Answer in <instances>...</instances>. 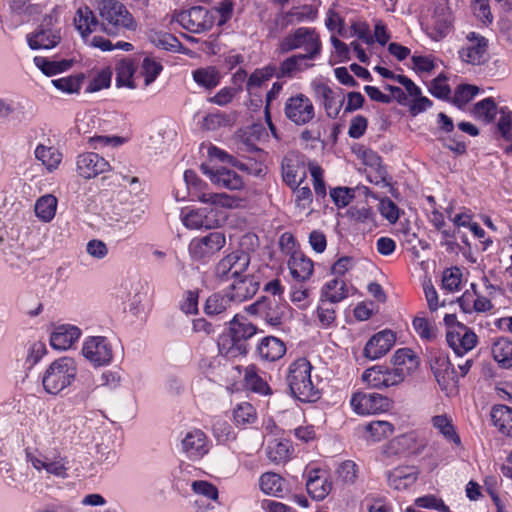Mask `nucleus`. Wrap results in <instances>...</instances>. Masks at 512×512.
Returning <instances> with one entry per match:
<instances>
[{
	"label": "nucleus",
	"instance_id": "1",
	"mask_svg": "<svg viewBox=\"0 0 512 512\" xmlns=\"http://www.w3.org/2000/svg\"><path fill=\"white\" fill-rule=\"evenodd\" d=\"M256 334V327L244 316L235 315L228 330L218 338L219 354L228 360L246 356L247 341Z\"/></svg>",
	"mask_w": 512,
	"mask_h": 512
},
{
	"label": "nucleus",
	"instance_id": "2",
	"mask_svg": "<svg viewBox=\"0 0 512 512\" xmlns=\"http://www.w3.org/2000/svg\"><path fill=\"white\" fill-rule=\"evenodd\" d=\"M312 365L305 358L295 360L290 364L287 383L291 395L306 403L316 402L320 398V390L311 378Z\"/></svg>",
	"mask_w": 512,
	"mask_h": 512
},
{
	"label": "nucleus",
	"instance_id": "3",
	"mask_svg": "<svg viewBox=\"0 0 512 512\" xmlns=\"http://www.w3.org/2000/svg\"><path fill=\"white\" fill-rule=\"evenodd\" d=\"M96 10L100 17L101 30L115 36L124 30H134L136 23L132 14L118 0H97Z\"/></svg>",
	"mask_w": 512,
	"mask_h": 512
},
{
	"label": "nucleus",
	"instance_id": "4",
	"mask_svg": "<svg viewBox=\"0 0 512 512\" xmlns=\"http://www.w3.org/2000/svg\"><path fill=\"white\" fill-rule=\"evenodd\" d=\"M254 234H245L240 240V250L222 258L215 267V275L220 281H228L244 272L251 261L250 252L254 253Z\"/></svg>",
	"mask_w": 512,
	"mask_h": 512
},
{
	"label": "nucleus",
	"instance_id": "5",
	"mask_svg": "<svg viewBox=\"0 0 512 512\" xmlns=\"http://www.w3.org/2000/svg\"><path fill=\"white\" fill-rule=\"evenodd\" d=\"M77 375V365L73 358L61 357L53 361L42 377L44 390L56 395L70 386Z\"/></svg>",
	"mask_w": 512,
	"mask_h": 512
},
{
	"label": "nucleus",
	"instance_id": "6",
	"mask_svg": "<svg viewBox=\"0 0 512 512\" xmlns=\"http://www.w3.org/2000/svg\"><path fill=\"white\" fill-rule=\"evenodd\" d=\"M279 48L283 53L302 48L305 53L300 55L314 60L321 54L322 42L315 28L299 27L280 42Z\"/></svg>",
	"mask_w": 512,
	"mask_h": 512
},
{
	"label": "nucleus",
	"instance_id": "7",
	"mask_svg": "<svg viewBox=\"0 0 512 512\" xmlns=\"http://www.w3.org/2000/svg\"><path fill=\"white\" fill-rule=\"evenodd\" d=\"M26 458L38 472L45 471L55 477L65 479L68 477L69 461L59 452L43 453L40 451H26Z\"/></svg>",
	"mask_w": 512,
	"mask_h": 512
},
{
	"label": "nucleus",
	"instance_id": "8",
	"mask_svg": "<svg viewBox=\"0 0 512 512\" xmlns=\"http://www.w3.org/2000/svg\"><path fill=\"white\" fill-rule=\"evenodd\" d=\"M225 244V234L221 231H213L192 239L189 244V254L195 260H207L219 252Z\"/></svg>",
	"mask_w": 512,
	"mask_h": 512
},
{
	"label": "nucleus",
	"instance_id": "9",
	"mask_svg": "<svg viewBox=\"0 0 512 512\" xmlns=\"http://www.w3.org/2000/svg\"><path fill=\"white\" fill-rule=\"evenodd\" d=\"M284 112L285 116L298 126L310 123L315 117L312 101L301 93L287 99Z\"/></svg>",
	"mask_w": 512,
	"mask_h": 512
},
{
	"label": "nucleus",
	"instance_id": "10",
	"mask_svg": "<svg viewBox=\"0 0 512 512\" xmlns=\"http://www.w3.org/2000/svg\"><path fill=\"white\" fill-rule=\"evenodd\" d=\"M83 356L94 366L108 365L113 359V349L106 337L92 336L85 340Z\"/></svg>",
	"mask_w": 512,
	"mask_h": 512
},
{
	"label": "nucleus",
	"instance_id": "11",
	"mask_svg": "<svg viewBox=\"0 0 512 512\" xmlns=\"http://www.w3.org/2000/svg\"><path fill=\"white\" fill-rule=\"evenodd\" d=\"M223 221L224 216L214 207L192 209L182 216L184 226L189 229H214Z\"/></svg>",
	"mask_w": 512,
	"mask_h": 512
},
{
	"label": "nucleus",
	"instance_id": "12",
	"mask_svg": "<svg viewBox=\"0 0 512 512\" xmlns=\"http://www.w3.org/2000/svg\"><path fill=\"white\" fill-rule=\"evenodd\" d=\"M351 406L358 414H376L389 410L391 400L378 393L358 392L352 396Z\"/></svg>",
	"mask_w": 512,
	"mask_h": 512
},
{
	"label": "nucleus",
	"instance_id": "13",
	"mask_svg": "<svg viewBox=\"0 0 512 512\" xmlns=\"http://www.w3.org/2000/svg\"><path fill=\"white\" fill-rule=\"evenodd\" d=\"M283 181L291 188L296 189L306 178V168L303 156L297 152H289L282 160Z\"/></svg>",
	"mask_w": 512,
	"mask_h": 512
},
{
	"label": "nucleus",
	"instance_id": "14",
	"mask_svg": "<svg viewBox=\"0 0 512 512\" xmlns=\"http://www.w3.org/2000/svg\"><path fill=\"white\" fill-rule=\"evenodd\" d=\"M446 341L457 356H462L476 346L478 337L466 325H457L455 330H447Z\"/></svg>",
	"mask_w": 512,
	"mask_h": 512
},
{
	"label": "nucleus",
	"instance_id": "15",
	"mask_svg": "<svg viewBox=\"0 0 512 512\" xmlns=\"http://www.w3.org/2000/svg\"><path fill=\"white\" fill-rule=\"evenodd\" d=\"M181 26L192 33H202L212 26L208 11L203 7H192L178 16Z\"/></svg>",
	"mask_w": 512,
	"mask_h": 512
},
{
	"label": "nucleus",
	"instance_id": "16",
	"mask_svg": "<svg viewBox=\"0 0 512 512\" xmlns=\"http://www.w3.org/2000/svg\"><path fill=\"white\" fill-rule=\"evenodd\" d=\"M182 452L190 460H199L209 451V442L199 429L188 431L181 441Z\"/></svg>",
	"mask_w": 512,
	"mask_h": 512
},
{
	"label": "nucleus",
	"instance_id": "17",
	"mask_svg": "<svg viewBox=\"0 0 512 512\" xmlns=\"http://www.w3.org/2000/svg\"><path fill=\"white\" fill-rule=\"evenodd\" d=\"M395 334L391 330H382L373 335L364 347V356L376 360L386 355L395 344Z\"/></svg>",
	"mask_w": 512,
	"mask_h": 512
},
{
	"label": "nucleus",
	"instance_id": "18",
	"mask_svg": "<svg viewBox=\"0 0 512 512\" xmlns=\"http://www.w3.org/2000/svg\"><path fill=\"white\" fill-rule=\"evenodd\" d=\"M77 171L80 176L90 179L110 169L109 163L94 152L80 154L77 157Z\"/></svg>",
	"mask_w": 512,
	"mask_h": 512
},
{
	"label": "nucleus",
	"instance_id": "19",
	"mask_svg": "<svg viewBox=\"0 0 512 512\" xmlns=\"http://www.w3.org/2000/svg\"><path fill=\"white\" fill-rule=\"evenodd\" d=\"M316 99L323 105L329 118L335 119L345 101L342 93L337 94L331 87L319 83L314 85Z\"/></svg>",
	"mask_w": 512,
	"mask_h": 512
},
{
	"label": "nucleus",
	"instance_id": "20",
	"mask_svg": "<svg viewBox=\"0 0 512 512\" xmlns=\"http://www.w3.org/2000/svg\"><path fill=\"white\" fill-rule=\"evenodd\" d=\"M202 172L210 178L219 188L238 190L242 188V178L233 170L227 168H210L207 164L201 165Z\"/></svg>",
	"mask_w": 512,
	"mask_h": 512
},
{
	"label": "nucleus",
	"instance_id": "21",
	"mask_svg": "<svg viewBox=\"0 0 512 512\" xmlns=\"http://www.w3.org/2000/svg\"><path fill=\"white\" fill-rule=\"evenodd\" d=\"M467 41V45L459 51L460 58L473 65L481 64L488 47L486 38L475 32H470L467 35Z\"/></svg>",
	"mask_w": 512,
	"mask_h": 512
},
{
	"label": "nucleus",
	"instance_id": "22",
	"mask_svg": "<svg viewBox=\"0 0 512 512\" xmlns=\"http://www.w3.org/2000/svg\"><path fill=\"white\" fill-rule=\"evenodd\" d=\"M306 489L312 499L322 501L329 495L332 483L320 475L319 469H311L307 472Z\"/></svg>",
	"mask_w": 512,
	"mask_h": 512
},
{
	"label": "nucleus",
	"instance_id": "23",
	"mask_svg": "<svg viewBox=\"0 0 512 512\" xmlns=\"http://www.w3.org/2000/svg\"><path fill=\"white\" fill-rule=\"evenodd\" d=\"M81 330L74 325H60L50 336V343L58 350L69 349L80 337Z\"/></svg>",
	"mask_w": 512,
	"mask_h": 512
},
{
	"label": "nucleus",
	"instance_id": "24",
	"mask_svg": "<svg viewBox=\"0 0 512 512\" xmlns=\"http://www.w3.org/2000/svg\"><path fill=\"white\" fill-rule=\"evenodd\" d=\"M288 268L293 279L303 282L312 276L314 264L303 253L294 252L288 260Z\"/></svg>",
	"mask_w": 512,
	"mask_h": 512
},
{
	"label": "nucleus",
	"instance_id": "25",
	"mask_svg": "<svg viewBox=\"0 0 512 512\" xmlns=\"http://www.w3.org/2000/svg\"><path fill=\"white\" fill-rule=\"evenodd\" d=\"M418 477L415 467H397L387 474V481L390 487L395 490H404L412 486Z\"/></svg>",
	"mask_w": 512,
	"mask_h": 512
},
{
	"label": "nucleus",
	"instance_id": "26",
	"mask_svg": "<svg viewBox=\"0 0 512 512\" xmlns=\"http://www.w3.org/2000/svg\"><path fill=\"white\" fill-rule=\"evenodd\" d=\"M74 22L83 38L89 36L100 25V21L88 6L78 8Z\"/></svg>",
	"mask_w": 512,
	"mask_h": 512
},
{
	"label": "nucleus",
	"instance_id": "27",
	"mask_svg": "<svg viewBox=\"0 0 512 512\" xmlns=\"http://www.w3.org/2000/svg\"><path fill=\"white\" fill-rule=\"evenodd\" d=\"M491 420L500 433L512 437V408L495 405L491 410Z\"/></svg>",
	"mask_w": 512,
	"mask_h": 512
},
{
	"label": "nucleus",
	"instance_id": "28",
	"mask_svg": "<svg viewBox=\"0 0 512 512\" xmlns=\"http://www.w3.org/2000/svg\"><path fill=\"white\" fill-rule=\"evenodd\" d=\"M285 351L284 343L274 336L264 337L258 345V354L266 361L278 360L285 354Z\"/></svg>",
	"mask_w": 512,
	"mask_h": 512
},
{
	"label": "nucleus",
	"instance_id": "29",
	"mask_svg": "<svg viewBox=\"0 0 512 512\" xmlns=\"http://www.w3.org/2000/svg\"><path fill=\"white\" fill-rule=\"evenodd\" d=\"M232 292L229 294L233 301L243 302L256 295V280L253 275H247L235 281L232 285Z\"/></svg>",
	"mask_w": 512,
	"mask_h": 512
},
{
	"label": "nucleus",
	"instance_id": "30",
	"mask_svg": "<svg viewBox=\"0 0 512 512\" xmlns=\"http://www.w3.org/2000/svg\"><path fill=\"white\" fill-rule=\"evenodd\" d=\"M348 296V288L344 280L334 278L328 281L321 289L320 297L330 304L339 303Z\"/></svg>",
	"mask_w": 512,
	"mask_h": 512
},
{
	"label": "nucleus",
	"instance_id": "31",
	"mask_svg": "<svg viewBox=\"0 0 512 512\" xmlns=\"http://www.w3.org/2000/svg\"><path fill=\"white\" fill-rule=\"evenodd\" d=\"M433 427L444 437L447 442L461 446V439L453 425L452 419L446 415H436L431 419Z\"/></svg>",
	"mask_w": 512,
	"mask_h": 512
},
{
	"label": "nucleus",
	"instance_id": "32",
	"mask_svg": "<svg viewBox=\"0 0 512 512\" xmlns=\"http://www.w3.org/2000/svg\"><path fill=\"white\" fill-rule=\"evenodd\" d=\"M492 355L501 368H512V341L505 337L496 339L492 345Z\"/></svg>",
	"mask_w": 512,
	"mask_h": 512
},
{
	"label": "nucleus",
	"instance_id": "33",
	"mask_svg": "<svg viewBox=\"0 0 512 512\" xmlns=\"http://www.w3.org/2000/svg\"><path fill=\"white\" fill-rule=\"evenodd\" d=\"M35 158L50 172L56 170L62 161V153L54 146L39 144L35 151Z\"/></svg>",
	"mask_w": 512,
	"mask_h": 512
},
{
	"label": "nucleus",
	"instance_id": "34",
	"mask_svg": "<svg viewBox=\"0 0 512 512\" xmlns=\"http://www.w3.org/2000/svg\"><path fill=\"white\" fill-rule=\"evenodd\" d=\"M293 452L291 443L287 440L274 439L269 442L266 454L271 462L284 463L289 460Z\"/></svg>",
	"mask_w": 512,
	"mask_h": 512
},
{
	"label": "nucleus",
	"instance_id": "35",
	"mask_svg": "<svg viewBox=\"0 0 512 512\" xmlns=\"http://www.w3.org/2000/svg\"><path fill=\"white\" fill-rule=\"evenodd\" d=\"M261 490L274 497H282L285 480L279 474L274 472L263 473L259 479Z\"/></svg>",
	"mask_w": 512,
	"mask_h": 512
},
{
	"label": "nucleus",
	"instance_id": "36",
	"mask_svg": "<svg viewBox=\"0 0 512 512\" xmlns=\"http://www.w3.org/2000/svg\"><path fill=\"white\" fill-rule=\"evenodd\" d=\"M59 42V36L51 30L39 29L34 34L28 36V44L31 49H50Z\"/></svg>",
	"mask_w": 512,
	"mask_h": 512
},
{
	"label": "nucleus",
	"instance_id": "37",
	"mask_svg": "<svg viewBox=\"0 0 512 512\" xmlns=\"http://www.w3.org/2000/svg\"><path fill=\"white\" fill-rule=\"evenodd\" d=\"M259 313L263 315L265 323L271 327H278L282 323V312L275 301L267 303L266 298L262 297L261 300H258Z\"/></svg>",
	"mask_w": 512,
	"mask_h": 512
},
{
	"label": "nucleus",
	"instance_id": "38",
	"mask_svg": "<svg viewBox=\"0 0 512 512\" xmlns=\"http://www.w3.org/2000/svg\"><path fill=\"white\" fill-rule=\"evenodd\" d=\"M57 199L51 194L40 197L35 204V213L44 222L51 221L56 213Z\"/></svg>",
	"mask_w": 512,
	"mask_h": 512
},
{
	"label": "nucleus",
	"instance_id": "39",
	"mask_svg": "<svg viewBox=\"0 0 512 512\" xmlns=\"http://www.w3.org/2000/svg\"><path fill=\"white\" fill-rule=\"evenodd\" d=\"M35 65L47 76H52L66 71L72 66L71 60L52 61L44 57H35Z\"/></svg>",
	"mask_w": 512,
	"mask_h": 512
},
{
	"label": "nucleus",
	"instance_id": "40",
	"mask_svg": "<svg viewBox=\"0 0 512 512\" xmlns=\"http://www.w3.org/2000/svg\"><path fill=\"white\" fill-rule=\"evenodd\" d=\"M135 72L133 64L128 60L120 61L116 66V84L118 87L136 88L132 79Z\"/></svg>",
	"mask_w": 512,
	"mask_h": 512
},
{
	"label": "nucleus",
	"instance_id": "41",
	"mask_svg": "<svg viewBox=\"0 0 512 512\" xmlns=\"http://www.w3.org/2000/svg\"><path fill=\"white\" fill-rule=\"evenodd\" d=\"M473 114L477 119L491 123L497 114V105L493 98H485L474 105Z\"/></svg>",
	"mask_w": 512,
	"mask_h": 512
},
{
	"label": "nucleus",
	"instance_id": "42",
	"mask_svg": "<svg viewBox=\"0 0 512 512\" xmlns=\"http://www.w3.org/2000/svg\"><path fill=\"white\" fill-rule=\"evenodd\" d=\"M234 420L237 426L246 427L256 421V409L249 402H242L234 410Z\"/></svg>",
	"mask_w": 512,
	"mask_h": 512
},
{
	"label": "nucleus",
	"instance_id": "43",
	"mask_svg": "<svg viewBox=\"0 0 512 512\" xmlns=\"http://www.w3.org/2000/svg\"><path fill=\"white\" fill-rule=\"evenodd\" d=\"M193 79L205 88H213L219 84L220 75L214 67L197 69L193 72Z\"/></svg>",
	"mask_w": 512,
	"mask_h": 512
},
{
	"label": "nucleus",
	"instance_id": "44",
	"mask_svg": "<svg viewBox=\"0 0 512 512\" xmlns=\"http://www.w3.org/2000/svg\"><path fill=\"white\" fill-rule=\"evenodd\" d=\"M332 305L333 304H330L327 300H322L321 298L319 300L316 309V318L322 328L331 327L336 320V311Z\"/></svg>",
	"mask_w": 512,
	"mask_h": 512
},
{
	"label": "nucleus",
	"instance_id": "45",
	"mask_svg": "<svg viewBox=\"0 0 512 512\" xmlns=\"http://www.w3.org/2000/svg\"><path fill=\"white\" fill-rule=\"evenodd\" d=\"M238 148L244 152H256V124H252L237 133Z\"/></svg>",
	"mask_w": 512,
	"mask_h": 512
},
{
	"label": "nucleus",
	"instance_id": "46",
	"mask_svg": "<svg viewBox=\"0 0 512 512\" xmlns=\"http://www.w3.org/2000/svg\"><path fill=\"white\" fill-rule=\"evenodd\" d=\"M233 301L229 294L223 295L214 293L208 297L205 303V312L208 315H217L226 310L230 302Z\"/></svg>",
	"mask_w": 512,
	"mask_h": 512
},
{
	"label": "nucleus",
	"instance_id": "47",
	"mask_svg": "<svg viewBox=\"0 0 512 512\" xmlns=\"http://www.w3.org/2000/svg\"><path fill=\"white\" fill-rule=\"evenodd\" d=\"M392 362L396 367L407 366L405 369L407 373L418 366L416 355L408 348L398 349L392 357Z\"/></svg>",
	"mask_w": 512,
	"mask_h": 512
},
{
	"label": "nucleus",
	"instance_id": "48",
	"mask_svg": "<svg viewBox=\"0 0 512 512\" xmlns=\"http://www.w3.org/2000/svg\"><path fill=\"white\" fill-rule=\"evenodd\" d=\"M162 69L163 67L160 62L151 57H145L141 65V74L144 77V85L147 87L154 82Z\"/></svg>",
	"mask_w": 512,
	"mask_h": 512
},
{
	"label": "nucleus",
	"instance_id": "49",
	"mask_svg": "<svg viewBox=\"0 0 512 512\" xmlns=\"http://www.w3.org/2000/svg\"><path fill=\"white\" fill-rule=\"evenodd\" d=\"M365 430L373 441H381L393 433L394 427L388 421H372L366 425Z\"/></svg>",
	"mask_w": 512,
	"mask_h": 512
},
{
	"label": "nucleus",
	"instance_id": "50",
	"mask_svg": "<svg viewBox=\"0 0 512 512\" xmlns=\"http://www.w3.org/2000/svg\"><path fill=\"white\" fill-rule=\"evenodd\" d=\"M336 474L344 485H352L357 479L358 467L355 462L346 460L337 467Z\"/></svg>",
	"mask_w": 512,
	"mask_h": 512
},
{
	"label": "nucleus",
	"instance_id": "51",
	"mask_svg": "<svg viewBox=\"0 0 512 512\" xmlns=\"http://www.w3.org/2000/svg\"><path fill=\"white\" fill-rule=\"evenodd\" d=\"M199 200L202 203H210L224 208L236 206V199L226 193H202Z\"/></svg>",
	"mask_w": 512,
	"mask_h": 512
},
{
	"label": "nucleus",
	"instance_id": "52",
	"mask_svg": "<svg viewBox=\"0 0 512 512\" xmlns=\"http://www.w3.org/2000/svg\"><path fill=\"white\" fill-rule=\"evenodd\" d=\"M150 41L156 47L167 51H176L181 46L179 40L169 33H153L150 35Z\"/></svg>",
	"mask_w": 512,
	"mask_h": 512
},
{
	"label": "nucleus",
	"instance_id": "53",
	"mask_svg": "<svg viewBox=\"0 0 512 512\" xmlns=\"http://www.w3.org/2000/svg\"><path fill=\"white\" fill-rule=\"evenodd\" d=\"M82 80L83 75H76L54 79L51 81V83L58 90L71 94L79 92Z\"/></svg>",
	"mask_w": 512,
	"mask_h": 512
},
{
	"label": "nucleus",
	"instance_id": "54",
	"mask_svg": "<svg viewBox=\"0 0 512 512\" xmlns=\"http://www.w3.org/2000/svg\"><path fill=\"white\" fill-rule=\"evenodd\" d=\"M307 59L301 55H293L287 58L281 64V72L283 75H292L296 71H302L304 69L310 68L313 64L306 63Z\"/></svg>",
	"mask_w": 512,
	"mask_h": 512
},
{
	"label": "nucleus",
	"instance_id": "55",
	"mask_svg": "<svg viewBox=\"0 0 512 512\" xmlns=\"http://www.w3.org/2000/svg\"><path fill=\"white\" fill-rule=\"evenodd\" d=\"M412 324L421 339L433 341L436 338V328L425 317H415Z\"/></svg>",
	"mask_w": 512,
	"mask_h": 512
},
{
	"label": "nucleus",
	"instance_id": "56",
	"mask_svg": "<svg viewBox=\"0 0 512 512\" xmlns=\"http://www.w3.org/2000/svg\"><path fill=\"white\" fill-rule=\"evenodd\" d=\"M462 281V273L458 267L446 269L442 277V287L449 292L458 291Z\"/></svg>",
	"mask_w": 512,
	"mask_h": 512
},
{
	"label": "nucleus",
	"instance_id": "57",
	"mask_svg": "<svg viewBox=\"0 0 512 512\" xmlns=\"http://www.w3.org/2000/svg\"><path fill=\"white\" fill-rule=\"evenodd\" d=\"M191 489L195 494L206 497L207 500H211L212 502H218V489L216 488L215 485L208 481H193L191 484Z\"/></svg>",
	"mask_w": 512,
	"mask_h": 512
},
{
	"label": "nucleus",
	"instance_id": "58",
	"mask_svg": "<svg viewBox=\"0 0 512 512\" xmlns=\"http://www.w3.org/2000/svg\"><path fill=\"white\" fill-rule=\"evenodd\" d=\"M362 379L370 387L385 388V375L383 367H372L364 371Z\"/></svg>",
	"mask_w": 512,
	"mask_h": 512
},
{
	"label": "nucleus",
	"instance_id": "59",
	"mask_svg": "<svg viewBox=\"0 0 512 512\" xmlns=\"http://www.w3.org/2000/svg\"><path fill=\"white\" fill-rule=\"evenodd\" d=\"M479 92V88L474 85L463 84L456 88L453 102L458 106L465 105L472 100Z\"/></svg>",
	"mask_w": 512,
	"mask_h": 512
},
{
	"label": "nucleus",
	"instance_id": "60",
	"mask_svg": "<svg viewBox=\"0 0 512 512\" xmlns=\"http://www.w3.org/2000/svg\"><path fill=\"white\" fill-rule=\"evenodd\" d=\"M415 505L420 508L434 509L440 512H451L444 501L434 495H425L417 498Z\"/></svg>",
	"mask_w": 512,
	"mask_h": 512
},
{
	"label": "nucleus",
	"instance_id": "61",
	"mask_svg": "<svg viewBox=\"0 0 512 512\" xmlns=\"http://www.w3.org/2000/svg\"><path fill=\"white\" fill-rule=\"evenodd\" d=\"M430 93L438 99H448L451 93L450 86L447 84V78L443 75L436 77L429 87Z\"/></svg>",
	"mask_w": 512,
	"mask_h": 512
},
{
	"label": "nucleus",
	"instance_id": "62",
	"mask_svg": "<svg viewBox=\"0 0 512 512\" xmlns=\"http://www.w3.org/2000/svg\"><path fill=\"white\" fill-rule=\"evenodd\" d=\"M309 171L313 178V187L317 196L325 197L326 196V186L323 179V169L317 164H310Z\"/></svg>",
	"mask_w": 512,
	"mask_h": 512
},
{
	"label": "nucleus",
	"instance_id": "63",
	"mask_svg": "<svg viewBox=\"0 0 512 512\" xmlns=\"http://www.w3.org/2000/svg\"><path fill=\"white\" fill-rule=\"evenodd\" d=\"M112 73L109 69H105L97 73V75L90 81L87 91L97 92L101 89L108 88L111 83Z\"/></svg>",
	"mask_w": 512,
	"mask_h": 512
},
{
	"label": "nucleus",
	"instance_id": "64",
	"mask_svg": "<svg viewBox=\"0 0 512 512\" xmlns=\"http://www.w3.org/2000/svg\"><path fill=\"white\" fill-rule=\"evenodd\" d=\"M379 211L390 223H395L399 219V209L389 198H385L380 201Z\"/></svg>",
	"mask_w": 512,
	"mask_h": 512
}]
</instances>
